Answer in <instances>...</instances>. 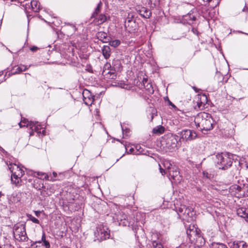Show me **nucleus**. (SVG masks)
Masks as SVG:
<instances>
[{
  "label": "nucleus",
  "instance_id": "1",
  "mask_svg": "<svg viewBox=\"0 0 248 248\" xmlns=\"http://www.w3.org/2000/svg\"><path fill=\"white\" fill-rule=\"evenodd\" d=\"M194 123L202 131H207L213 128L214 121L211 114L204 112L199 113L195 116Z\"/></svg>",
  "mask_w": 248,
  "mask_h": 248
},
{
  "label": "nucleus",
  "instance_id": "2",
  "mask_svg": "<svg viewBox=\"0 0 248 248\" xmlns=\"http://www.w3.org/2000/svg\"><path fill=\"white\" fill-rule=\"evenodd\" d=\"M8 167L11 172V180L12 183L15 185L16 186H20L23 183L21 178L24 174V170L20 165L16 163H10Z\"/></svg>",
  "mask_w": 248,
  "mask_h": 248
},
{
  "label": "nucleus",
  "instance_id": "3",
  "mask_svg": "<svg viewBox=\"0 0 248 248\" xmlns=\"http://www.w3.org/2000/svg\"><path fill=\"white\" fill-rule=\"evenodd\" d=\"M232 155L228 154H218L216 155L215 162L219 169L226 170L230 167L232 163Z\"/></svg>",
  "mask_w": 248,
  "mask_h": 248
},
{
  "label": "nucleus",
  "instance_id": "4",
  "mask_svg": "<svg viewBox=\"0 0 248 248\" xmlns=\"http://www.w3.org/2000/svg\"><path fill=\"white\" fill-rule=\"evenodd\" d=\"M177 212L179 217L187 222H190L195 219V213L191 208L181 205Z\"/></svg>",
  "mask_w": 248,
  "mask_h": 248
},
{
  "label": "nucleus",
  "instance_id": "5",
  "mask_svg": "<svg viewBox=\"0 0 248 248\" xmlns=\"http://www.w3.org/2000/svg\"><path fill=\"white\" fill-rule=\"evenodd\" d=\"M94 233L96 239L99 241L108 239L110 237L109 230L106 226L103 224L97 225Z\"/></svg>",
  "mask_w": 248,
  "mask_h": 248
},
{
  "label": "nucleus",
  "instance_id": "6",
  "mask_svg": "<svg viewBox=\"0 0 248 248\" xmlns=\"http://www.w3.org/2000/svg\"><path fill=\"white\" fill-rule=\"evenodd\" d=\"M14 235L16 239L19 241L24 242L28 239L26 232L25 225L23 224H18L15 226L14 228Z\"/></svg>",
  "mask_w": 248,
  "mask_h": 248
},
{
  "label": "nucleus",
  "instance_id": "7",
  "mask_svg": "<svg viewBox=\"0 0 248 248\" xmlns=\"http://www.w3.org/2000/svg\"><path fill=\"white\" fill-rule=\"evenodd\" d=\"M178 136L170 135L167 136L166 140V147L170 151L175 150L179 145Z\"/></svg>",
  "mask_w": 248,
  "mask_h": 248
},
{
  "label": "nucleus",
  "instance_id": "8",
  "mask_svg": "<svg viewBox=\"0 0 248 248\" xmlns=\"http://www.w3.org/2000/svg\"><path fill=\"white\" fill-rule=\"evenodd\" d=\"M207 101V98L205 94H198L194 100V109L202 110L204 108Z\"/></svg>",
  "mask_w": 248,
  "mask_h": 248
},
{
  "label": "nucleus",
  "instance_id": "9",
  "mask_svg": "<svg viewBox=\"0 0 248 248\" xmlns=\"http://www.w3.org/2000/svg\"><path fill=\"white\" fill-rule=\"evenodd\" d=\"M166 174H167L169 179L172 182L173 181L174 183H178L182 179L178 169L175 166L171 168L170 170H169V171Z\"/></svg>",
  "mask_w": 248,
  "mask_h": 248
},
{
  "label": "nucleus",
  "instance_id": "10",
  "mask_svg": "<svg viewBox=\"0 0 248 248\" xmlns=\"http://www.w3.org/2000/svg\"><path fill=\"white\" fill-rule=\"evenodd\" d=\"M178 136L180 137V139L183 140H192L197 137L196 133L190 129H184L178 133Z\"/></svg>",
  "mask_w": 248,
  "mask_h": 248
},
{
  "label": "nucleus",
  "instance_id": "11",
  "mask_svg": "<svg viewBox=\"0 0 248 248\" xmlns=\"http://www.w3.org/2000/svg\"><path fill=\"white\" fill-rule=\"evenodd\" d=\"M28 125L30 126V129L34 130L38 136H40V134H42L43 136L45 135V130L43 129L42 131L41 130L42 129H43V127L38 122H31L30 124H28Z\"/></svg>",
  "mask_w": 248,
  "mask_h": 248
},
{
  "label": "nucleus",
  "instance_id": "12",
  "mask_svg": "<svg viewBox=\"0 0 248 248\" xmlns=\"http://www.w3.org/2000/svg\"><path fill=\"white\" fill-rule=\"evenodd\" d=\"M82 95L84 103L86 105H92L95 99L94 96L91 93L86 89L83 91Z\"/></svg>",
  "mask_w": 248,
  "mask_h": 248
},
{
  "label": "nucleus",
  "instance_id": "13",
  "mask_svg": "<svg viewBox=\"0 0 248 248\" xmlns=\"http://www.w3.org/2000/svg\"><path fill=\"white\" fill-rule=\"evenodd\" d=\"M133 15L131 13H128L127 17L125 21V27L131 31H133L135 29L133 28L136 26L135 22L133 20Z\"/></svg>",
  "mask_w": 248,
  "mask_h": 248
},
{
  "label": "nucleus",
  "instance_id": "14",
  "mask_svg": "<svg viewBox=\"0 0 248 248\" xmlns=\"http://www.w3.org/2000/svg\"><path fill=\"white\" fill-rule=\"evenodd\" d=\"M162 163L164 169L162 168L159 164V166H160V172L163 175L168 172L169 171V170H170L171 168H173L174 166L169 160H165L162 161Z\"/></svg>",
  "mask_w": 248,
  "mask_h": 248
},
{
  "label": "nucleus",
  "instance_id": "15",
  "mask_svg": "<svg viewBox=\"0 0 248 248\" xmlns=\"http://www.w3.org/2000/svg\"><path fill=\"white\" fill-rule=\"evenodd\" d=\"M138 12L142 17L148 18L151 16V12L147 8L144 7H138L136 8Z\"/></svg>",
  "mask_w": 248,
  "mask_h": 248
},
{
  "label": "nucleus",
  "instance_id": "16",
  "mask_svg": "<svg viewBox=\"0 0 248 248\" xmlns=\"http://www.w3.org/2000/svg\"><path fill=\"white\" fill-rule=\"evenodd\" d=\"M229 245L231 248H248V244L244 241H234Z\"/></svg>",
  "mask_w": 248,
  "mask_h": 248
},
{
  "label": "nucleus",
  "instance_id": "17",
  "mask_svg": "<svg viewBox=\"0 0 248 248\" xmlns=\"http://www.w3.org/2000/svg\"><path fill=\"white\" fill-rule=\"evenodd\" d=\"M30 7L31 10L35 12H38L40 9V3L36 0H31L30 4L26 3V9L30 8Z\"/></svg>",
  "mask_w": 248,
  "mask_h": 248
},
{
  "label": "nucleus",
  "instance_id": "18",
  "mask_svg": "<svg viewBox=\"0 0 248 248\" xmlns=\"http://www.w3.org/2000/svg\"><path fill=\"white\" fill-rule=\"evenodd\" d=\"M31 65L27 66L22 65L21 66H15L12 70V74L15 75L21 73L22 71H25L28 69Z\"/></svg>",
  "mask_w": 248,
  "mask_h": 248
},
{
  "label": "nucleus",
  "instance_id": "19",
  "mask_svg": "<svg viewBox=\"0 0 248 248\" xmlns=\"http://www.w3.org/2000/svg\"><path fill=\"white\" fill-rule=\"evenodd\" d=\"M160 234L157 233H154L152 235V243L154 248H163L162 244L159 242L156 241V240L154 239V238L155 237L157 239H159Z\"/></svg>",
  "mask_w": 248,
  "mask_h": 248
},
{
  "label": "nucleus",
  "instance_id": "20",
  "mask_svg": "<svg viewBox=\"0 0 248 248\" xmlns=\"http://www.w3.org/2000/svg\"><path fill=\"white\" fill-rule=\"evenodd\" d=\"M96 36L98 39L104 43H107L109 41V37L108 36L107 33L104 31H100L97 33Z\"/></svg>",
  "mask_w": 248,
  "mask_h": 248
},
{
  "label": "nucleus",
  "instance_id": "21",
  "mask_svg": "<svg viewBox=\"0 0 248 248\" xmlns=\"http://www.w3.org/2000/svg\"><path fill=\"white\" fill-rule=\"evenodd\" d=\"M116 71H114V69L112 68L108 71H103L102 74L104 76L110 79H115L116 77Z\"/></svg>",
  "mask_w": 248,
  "mask_h": 248
},
{
  "label": "nucleus",
  "instance_id": "22",
  "mask_svg": "<svg viewBox=\"0 0 248 248\" xmlns=\"http://www.w3.org/2000/svg\"><path fill=\"white\" fill-rule=\"evenodd\" d=\"M33 186L36 189H41V188L43 187L42 180L36 177L33 180Z\"/></svg>",
  "mask_w": 248,
  "mask_h": 248
},
{
  "label": "nucleus",
  "instance_id": "23",
  "mask_svg": "<svg viewBox=\"0 0 248 248\" xmlns=\"http://www.w3.org/2000/svg\"><path fill=\"white\" fill-rule=\"evenodd\" d=\"M236 213L238 216L244 218L248 213V210L244 207H240L237 209Z\"/></svg>",
  "mask_w": 248,
  "mask_h": 248
},
{
  "label": "nucleus",
  "instance_id": "24",
  "mask_svg": "<svg viewBox=\"0 0 248 248\" xmlns=\"http://www.w3.org/2000/svg\"><path fill=\"white\" fill-rule=\"evenodd\" d=\"M112 67L114 71L117 72L121 71L122 69V65L121 62L118 60H114L112 63Z\"/></svg>",
  "mask_w": 248,
  "mask_h": 248
},
{
  "label": "nucleus",
  "instance_id": "25",
  "mask_svg": "<svg viewBox=\"0 0 248 248\" xmlns=\"http://www.w3.org/2000/svg\"><path fill=\"white\" fill-rule=\"evenodd\" d=\"M102 53L105 59H108L110 56V49L108 46H105L103 47L102 49Z\"/></svg>",
  "mask_w": 248,
  "mask_h": 248
},
{
  "label": "nucleus",
  "instance_id": "26",
  "mask_svg": "<svg viewBox=\"0 0 248 248\" xmlns=\"http://www.w3.org/2000/svg\"><path fill=\"white\" fill-rule=\"evenodd\" d=\"M124 145L125 146L126 152L128 154H137V155L139 154V152L135 151L134 146L131 147L129 145H127V144H124Z\"/></svg>",
  "mask_w": 248,
  "mask_h": 248
},
{
  "label": "nucleus",
  "instance_id": "27",
  "mask_svg": "<svg viewBox=\"0 0 248 248\" xmlns=\"http://www.w3.org/2000/svg\"><path fill=\"white\" fill-rule=\"evenodd\" d=\"M147 82V80L146 79H144L143 80V85L144 86L145 89L148 91L149 93L152 94L153 93L154 91L153 89V88L152 87V85L150 83H147V85H145V82L146 83Z\"/></svg>",
  "mask_w": 248,
  "mask_h": 248
},
{
  "label": "nucleus",
  "instance_id": "28",
  "mask_svg": "<svg viewBox=\"0 0 248 248\" xmlns=\"http://www.w3.org/2000/svg\"><path fill=\"white\" fill-rule=\"evenodd\" d=\"M165 128L161 125H158L153 129V132L157 135L161 134L164 132Z\"/></svg>",
  "mask_w": 248,
  "mask_h": 248
},
{
  "label": "nucleus",
  "instance_id": "29",
  "mask_svg": "<svg viewBox=\"0 0 248 248\" xmlns=\"http://www.w3.org/2000/svg\"><path fill=\"white\" fill-rule=\"evenodd\" d=\"M107 20V17L105 15L100 14L96 19V23L98 24H101Z\"/></svg>",
  "mask_w": 248,
  "mask_h": 248
},
{
  "label": "nucleus",
  "instance_id": "30",
  "mask_svg": "<svg viewBox=\"0 0 248 248\" xmlns=\"http://www.w3.org/2000/svg\"><path fill=\"white\" fill-rule=\"evenodd\" d=\"M102 6V3L101 2V1H100L98 3L96 8H95L93 14H92V17H95L97 16V15L98 14V13L100 11V9H101Z\"/></svg>",
  "mask_w": 248,
  "mask_h": 248
},
{
  "label": "nucleus",
  "instance_id": "31",
  "mask_svg": "<svg viewBox=\"0 0 248 248\" xmlns=\"http://www.w3.org/2000/svg\"><path fill=\"white\" fill-rule=\"evenodd\" d=\"M31 122H32L31 121L29 122V121L25 118L23 119H22L21 122L18 124L20 127H22L24 126H26L27 127H29V125H28V124H30Z\"/></svg>",
  "mask_w": 248,
  "mask_h": 248
},
{
  "label": "nucleus",
  "instance_id": "32",
  "mask_svg": "<svg viewBox=\"0 0 248 248\" xmlns=\"http://www.w3.org/2000/svg\"><path fill=\"white\" fill-rule=\"evenodd\" d=\"M111 46L116 47L120 44V41L119 40H114L110 41L109 43Z\"/></svg>",
  "mask_w": 248,
  "mask_h": 248
},
{
  "label": "nucleus",
  "instance_id": "33",
  "mask_svg": "<svg viewBox=\"0 0 248 248\" xmlns=\"http://www.w3.org/2000/svg\"><path fill=\"white\" fill-rule=\"evenodd\" d=\"M212 248H228L227 246L223 244L220 243H214L212 245Z\"/></svg>",
  "mask_w": 248,
  "mask_h": 248
},
{
  "label": "nucleus",
  "instance_id": "34",
  "mask_svg": "<svg viewBox=\"0 0 248 248\" xmlns=\"http://www.w3.org/2000/svg\"><path fill=\"white\" fill-rule=\"evenodd\" d=\"M126 217V216L124 215V219L125 220L124 222H122L123 221V218H118V221H119V224H123V225L124 226H126L127 225V224H128V218L127 217H126V218H125Z\"/></svg>",
  "mask_w": 248,
  "mask_h": 248
},
{
  "label": "nucleus",
  "instance_id": "35",
  "mask_svg": "<svg viewBox=\"0 0 248 248\" xmlns=\"http://www.w3.org/2000/svg\"><path fill=\"white\" fill-rule=\"evenodd\" d=\"M28 218L29 220L31 221L32 222L36 224H39V221L38 219L36 218L35 217H33L31 215H29L28 216Z\"/></svg>",
  "mask_w": 248,
  "mask_h": 248
},
{
  "label": "nucleus",
  "instance_id": "36",
  "mask_svg": "<svg viewBox=\"0 0 248 248\" xmlns=\"http://www.w3.org/2000/svg\"><path fill=\"white\" fill-rule=\"evenodd\" d=\"M42 240L43 241V245L44 246H45V247L46 248H49V247H50L49 243L48 241L46 240V237H45V236L44 235H43L42 236Z\"/></svg>",
  "mask_w": 248,
  "mask_h": 248
},
{
  "label": "nucleus",
  "instance_id": "37",
  "mask_svg": "<svg viewBox=\"0 0 248 248\" xmlns=\"http://www.w3.org/2000/svg\"><path fill=\"white\" fill-rule=\"evenodd\" d=\"M112 68V65H111L110 63H107L105 64V65L104 66V69H103V71H108V70H109Z\"/></svg>",
  "mask_w": 248,
  "mask_h": 248
},
{
  "label": "nucleus",
  "instance_id": "38",
  "mask_svg": "<svg viewBox=\"0 0 248 248\" xmlns=\"http://www.w3.org/2000/svg\"><path fill=\"white\" fill-rule=\"evenodd\" d=\"M27 174L28 175H33L34 176H35L36 174L38 176L40 175V173L39 172H34L32 170H28L27 171Z\"/></svg>",
  "mask_w": 248,
  "mask_h": 248
},
{
  "label": "nucleus",
  "instance_id": "39",
  "mask_svg": "<svg viewBox=\"0 0 248 248\" xmlns=\"http://www.w3.org/2000/svg\"><path fill=\"white\" fill-rule=\"evenodd\" d=\"M134 147L135 149V151L139 152V154L141 153V151H140V150H139L140 149V145L134 146Z\"/></svg>",
  "mask_w": 248,
  "mask_h": 248
},
{
  "label": "nucleus",
  "instance_id": "40",
  "mask_svg": "<svg viewBox=\"0 0 248 248\" xmlns=\"http://www.w3.org/2000/svg\"><path fill=\"white\" fill-rule=\"evenodd\" d=\"M202 173H203V175L204 177L207 178H209V174L207 172H206L205 171H203Z\"/></svg>",
  "mask_w": 248,
  "mask_h": 248
},
{
  "label": "nucleus",
  "instance_id": "41",
  "mask_svg": "<svg viewBox=\"0 0 248 248\" xmlns=\"http://www.w3.org/2000/svg\"><path fill=\"white\" fill-rule=\"evenodd\" d=\"M177 248H189V245H186L184 244H182L180 246V247Z\"/></svg>",
  "mask_w": 248,
  "mask_h": 248
},
{
  "label": "nucleus",
  "instance_id": "42",
  "mask_svg": "<svg viewBox=\"0 0 248 248\" xmlns=\"http://www.w3.org/2000/svg\"><path fill=\"white\" fill-rule=\"evenodd\" d=\"M30 49L32 51H35L38 49V47L36 46H33L32 47H31Z\"/></svg>",
  "mask_w": 248,
  "mask_h": 248
},
{
  "label": "nucleus",
  "instance_id": "43",
  "mask_svg": "<svg viewBox=\"0 0 248 248\" xmlns=\"http://www.w3.org/2000/svg\"><path fill=\"white\" fill-rule=\"evenodd\" d=\"M40 213H41L40 211H34V214H35V216L38 217L40 216Z\"/></svg>",
  "mask_w": 248,
  "mask_h": 248
},
{
  "label": "nucleus",
  "instance_id": "44",
  "mask_svg": "<svg viewBox=\"0 0 248 248\" xmlns=\"http://www.w3.org/2000/svg\"><path fill=\"white\" fill-rule=\"evenodd\" d=\"M4 248H14V247L10 245H6L4 246Z\"/></svg>",
  "mask_w": 248,
  "mask_h": 248
},
{
  "label": "nucleus",
  "instance_id": "45",
  "mask_svg": "<svg viewBox=\"0 0 248 248\" xmlns=\"http://www.w3.org/2000/svg\"><path fill=\"white\" fill-rule=\"evenodd\" d=\"M169 105H170L171 106H172L173 108H176V106L170 101H169Z\"/></svg>",
  "mask_w": 248,
  "mask_h": 248
},
{
  "label": "nucleus",
  "instance_id": "46",
  "mask_svg": "<svg viewBox=\"0 0 248 248\" xmlns=\"http://www.w3.org/2000/svg\"><path fill=\"white\" fill-rule=\"evenodd\" d=\"M245 220L248 222V213L247 214V215L246 216V217H244Z\"/></svg>",
  "mask_w": 248,
  "mask_h": 248
},
{
  "label": "nucleus",
  "instance_id": "47",
  "mask_svg": "<svg viewBox=\"0 0 248 248\" xmlns=\"http://www.w3.org/2000/svg\"><path fill=\"white\" fill-rule=\"evenodd\" d=\"M71 26V27L73 28L74 31H75L77 30V28L76 27H75V26L73 25H70Z\"/></svg>",
  "mask_w": 248,
  "mask_h": 248
},
{
  "label": "nucleus",
  "instance_id": "48",
  "mask_svg": "<svg viewBox=\"0 0 248 248\" xmlns=\"http://www.w3.org/2000/svg\"><path fill=\"white\" fill-rule=\"evenodd\" d=\"M33 131H34V130H31V132H30V136H32V135H33Z\"/></svg>",
  "mask_w": 248,
  "mask_h": 248
},
{
  "label": "nucleus",
  "instance_id": "49",
  "mask_svg": "<svg viewBox=\"0 0 248 248\" xmlns=\"http://www.w3.org/2000/svg\"><path fill=\"white\" fill-rule=\"evenodd\" d=\"M158 2V1H155V2L154 3V4L155 5L157 3V2Z\"/></svg>",
  "mask_w": 248,
  "mask_h": 248
},
{
  "label": "nucleus",
  "instance_id": "50",
  "mask_svg": "<svg viewBox=\"0 0 248 248\" xmlns=\"http://www.w3.org/2000/svg\"><path fill=\"white\" fill-rule=\"evenodd\" d=\"M53 174L54 176H56V175L57 174L56 172H53Z\"/></svg>",
  "mask_w": 248,
  "mask_h": 248
},
{
  "label": "nucleus",
  "instance_id": "51",
  "mask_svg": "<svg viewBox=\"0 0 248 248\" xmlns=\"http://www.w3.org/2000/svg\"><path fill=\"white\" fill-rule=\"evenodd\" d=\"M39 243V244L41 243V242L40 241H39L38 242H36L35 243Z\"/></svg>",
  "mask_w": 248,
  "mask_h": 248
},
{
  "label": "nucleus",
  "instance_id": "52",
  "mask_svg": "<svg viewBox=\"0 0 248 248\" xmlns=\"http://www.w3.org/2000/svg\"><path fill=\"white\" fill-rule=\"evenodd\" d=\"M208 2H209L211 0H207Z\"/></svg>",
  "mask_w": 248,
  "mask_h": 248
},
{
  "label": "nucleus",
  "instance_id": "53",
  "mask_svg": "<svg viewBox=\"0 0 248 248\" xmlns=\"http://www.w3.org/2000/svg\"><path fill=\"white\" fill-rule=\"evenodd\" d=\"M2 194H1V192H0V197L1 196Z\"/></svg>",
  "mask_w": 248,
  "mask_h": 248
},
{
  "label": "nucleus",
  "instance_id": "54",
  "mask_svg": "<svg viewBox=\"0 0 248 248\" xmlns=\"http://www.w3.org/2000/svg\"><path fill=\"white\" fill-rule=\"evenodd\" d=\"M245 8H244L243 9V11H245Z\"/></svg>",
  "mask_w": 248,
  "mask_h": 248
},
{
  "label": "nucleus",
  "instance_id": "55",
  "mask_svg": "<svg viewBox=\"0 0 248 248\" xmlns=\"http://www.w3.org/2000/svg\"><path fill=\"white\" fill-rule=\"evenodd\" d=\"M151 2H152L153 0H150Z\"/></svg>",
  "mask_w": 248,
  "mask_h": 248
},
{
  "label": "nucleus",
  "instance_id": "56",
  "mask_svg": "<svg viewBox=\"0 0 248 248\" xmlns=\"http://www.w3.org/2000/svg\"><path fill=\"white\" fill-rule=\"evenodd\" d=\"M1 75V72H0V76Z\"/></svg>",
  "mask_w": 248,
  "mask_h": 248
},
{
  "label": "nucleus",
  "instance_id": "57",
  "mask_svg": "<svg viewBox=\"0 0 248 248\" xmlns=\"http://www.w3.org/2000/svg\"><path fill=\"white\" fill-rule=\"evenodd\" d=\"M247 167L248 168V165L247 166Z\"/></svg>",
  "mask_w": 248,
  "mask_h": 248
},
{
  "label": "nucleus",
  "instance_id": "58",
  "mask_svg": "<svg viewBox=\"0 0 248 248\" xmlns=\"http://www.w3.org/2000/svg\"><path fill=\"white\" fill-rule=\"evenodd\" d=\"M247 70H248V69H247Z\"/></svg>",
  "mask_w": 248,
  "mask_h": 248
}]
</instances>
